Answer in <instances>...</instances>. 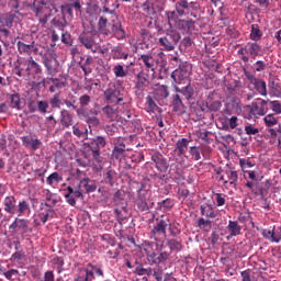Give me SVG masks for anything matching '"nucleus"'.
<instances>
[{
    "mask_svg": "<svg viewBox=\"0 0 281 281\" xmlns=\"http://www.w3.org/2000/svg\"><path fill=\"white\" fill-rule=\"evenodd\" d=\"M143 250L147 256L149 265H164V262L170 260V252L164 251V243L145 241L143 244Z\"/></svg>",
    "mask_w": 281,
    "mask_h": 281,
    "instance_id": "1",
    "label": "nucleus"
},
{
    "mask_svg": "<svg viewBox=\"0 0 281 281\" xmlns=\"http://www.w3.org/2000/svg\"><path fill=\"white\" fill-rule=\"evenodd\" d=\"M33 12L37 16L42 25L47 24L48 19L52 16V12H57L56 7L49 0H35L33 2Z\"/></svg>",
    "mask_w": 281,
    "mask_h": 281,
    "instance_id": "2",
    "label": "nucleus"
},
{
    "mask_svg": "<svg viewBox=\"0 0 281 281\" xmlns=\"http://www.w3.org/2000/svg\"><path fill=\"white\" fill-rule=\"evenodd\" d=\"M86 189V192H95V184H89V178H85L80 181L78 189L74 190V188L68 187L66 189L65 199L68 205L72 207L76 206V199H82V190L80 188Z\"/></svg>",
    "mask_w": 281,
    "mask_h": 281,
    "instance_id": "3",
    "label": "nucleus"
},
{
    "mask_svg": "<svg viewBox=\"0 0 281 281\" xmlns=\"http://www.w3.org/2000/svg\"><path fill=\"white\" fill-rule=\"evenodd\" d=\"M104 97L109 104H117V102H124L122 90L115 86V83H111L109 86V88L104 91Z\"/></svg>",
    "mask_w": 281,
    "mask_h": 281,
    "instance_id": "4",
    "label": "nucleus"
},
{
    "mask_svg": "<svg viewBox=\"0 0 281 281\" xmlns=\"http://www.w3.org/2000/svg\"><path fill=\"white\" fill-rule=\"evenodd\" d=\"M238 54L241 55V60H244V63H248V56L251 58L260 56V45H258V43H248L245 47L238 50Z\"/></svg>",
    "mask_w": 281,
    "mask_h": 281,
    "instance_id": "5",
    "label": "nucleus"
},
{
    "mask_svg": "<svg viewBox=\"0 0 281 281\" xmlns=\"http://www.w3.org/2000/svg\"><path fill=\"white\" fill-rule=\"evenodd\" d=\"M127 150L128 149H126V145L124 144V138L119 137L112 150V156L114 159L123 161L124 159H126V157H128V155L126 154Z\"/></svg>",
    "mask_w": 281,
    "mask_h": 281,
    "instance_id": "6",
    "label": "nucleus"
},
{
    "mask_svg": "<svg viewBox=\"0 0 281 281\" xmlns=\"http://www.w3.org/2000/svg\"><path fill=\"white\" fill-rule=\"evenodd\" d=\"M267 104H269V100L257 99L249 105L251 115H265L269 111Z\"/></svg>",
    "mask_w": 281,
    "mask_h": 281,
    "instance_id": "7",
    "label": "nucleus"
},
{
    "mask_svg": "<svg viewBox=\"0 0 281 281\" xmlns=\"http://www.w3.org/2000/svg\"><path fill=\"white\" fill-rule=\"evenodd\" d=\"M38 47H41V45L36 44V42H32L31 44L18 42V50L23 55L31 56V54H38Z\"/></svg>",
    "mask_w": 281,
    "mask_h": 281,
    "instance_id": "8",
    "label": "nucleus"
},
{
    "mask_svg": "<svg viewBox=\"0 0 281 281\" xmlns=\"http://www.w3.org/2000/svg\"><path fill=\"white\" fill-rule=\"evenodd\" d=\"M23 15L19 11L9 12L0 18V23L3 21L7 27H12L14 21H19Z\"/></svg>",
    "mask_w": 281,
    "mask_h": 281,
    "instance_id": "9",
    "label": "nucleus"
},
{
    "mask_svg": "<svg viewBox=\"0 0 281 281\" xmlns=\"http://www.w3.org/2000/svg\"><path fill=\"white\" fill-rule=\"evenodd\" d=\"M158 43L161 45V47H164L165 52H173L175 45H177V40H175L172 35L167 34V36L160 37Z\"/></svg>",
    "mask_w": 281,
    "mask_h": 281,
    "instance_id": "10",
    "label": "nucleus"
},
{
    "mask_svg": "<svg viewBox=\"0 0 281 281\" xmlns=\"http://www.w3.org/2000/svg\"><path fill=\"white\" fill-rule=\"evenodd\" d=\"M263 238L269 240L270 243H280L281 240V228L276 229H263L262 232Z\"/></svg>",
    "mask_w": 281,
    "mask_h": 281,
    "instance_id": "11",
    "label": "nucleus"
},
{
    "mask_svg": "<svg viewBox=\"0 0 281 281\" xmlns=\"http://www.w3.org/2000/svg\"><path fill=\"white\" fill-rule=\"evenodd\" d=\"M26 72L29 74H34L35 76H38L40 74H43V68H41V65L34 60L33 57H30L26 60Z\"/></svg>",
    "mask_w": 281,
    "mask_h": 281,
    "instance_id": "12",
    "label": "nucleus"
},
{
    "mask_svg": "<svg viewBox=\"0 0 281 281\" xmlns=\"http://www.w3.org/2000/svg\"><path fill=\"white\" fill-rule=\"evenodd\" d=\"M138 60H142L146 71H155V57L150 54L140 55Z\"/></svg>",
    "mask_w": 281,
    "mask_h": 281,
    "instance_id": "13",
    "label": "nucleus"
},
{
    "mask_svg": "<svg viewBox=\"0 0 281 281\" xmlns=\"http://www.w3.org/2000/svg\"><path fill=\"white\" fill-rule=\"evenodd\" d=\"M3 205H4V212H8V214H15V212H16V199H14V196H12V195L7 196L3 200Z\"/></svg>",
    "mask_w": 281,
    "mask_h": 281,
    "instance_id": "14",
    "label": "nucleus"
},
{
    "mask_svg": "<svg viewBox=\"0 0 281 281\" xmlns=\"http://www.w3.org/2000/svg\"><path fill=\"white\" fill-rule=\"evenodd\" d=\"M22 142L26 148H31L32 150H38V148H41V142L38 140V138L23 136Z\"/></svg>",
    "mask_w": 281,
    "mask_h": 281,
    "instance_id": "15",
    "label": "nucleus"
},
{
    "mask_svg": "<svg viewBox=\"0 0 281 281\" xmlns=\"http://www.w3.org/2000/svg\"><path fill=\"white\" fill-rule=\"evenodd\" d=\"M95 147L91 148L92 150V157L94 159H98L100 157V148H104L106 146V139L102 136H98L95 139Z\"/></svg>",
    "mask_w": 281,
    "mask_h": 281,
    "instance_id": "16",
    "label": "nucleus"
},
{
    "mask_svg": "<svg viewBox=\"0 0 281 281\" xmlns=\"http://www.w3.org/2000/svg\"><path fill=\"white\" fill-rule=\"evenodd\" d=\"M151 159L160 172H166V170H168V161H166V158L161 155H154Z\"/></svg>",
    "mask_w": 281,
    "mask_h": 281,
    "instance_id": "17",
    "label": "nucleus"
},
{
    "mask_svg": "<svg viewBox=\"0 0 281 281\" xmlns=\"http://www.w3.org/2000/svg\"><path fill=\"white\" fill-rule=\"evenodd\" d=\"M251 85L260 95H267V82L262 79L251 78Z\"/></svg>",
    "mask_w": 281,
    "mask_h": 281,
    "instance_id": "18",
    "label": "nucleus"
},
{
    "mask_svg": "<svg viewBox=\"0 0 281 281\" xmlns=\"http://www.w3.org/2000/svg\"><path fill=\"white\" fill-rule=\"evenodd\" d=\"M60 123L64 128H69L74 124V117L69 114V111L61 110L60 112Z\"/></svg>",
    "mask_w": 281,
    "mask_h": 281,
    "instance_id": "19",
    "label": "nucleus"
},
{
    "mask_svg": "<svg viewBox=\"0 0 281 281\" xmlns=\"http://www.w3.org/2000/svg\"><path fill=\"white\" fill-rule=\"evenodd\" d=\"M170 225L168 218L160 220L157 225L153 229V234H162V236H166V228Z\"/></svg>",
    "mask_w": 281,
    "mask_h": 281,
    "instance_id": "20",
    "label": "nucleus"
},
{
    "mask_svg": "<svg viewBox=\"0 0 281 281\" xmlns=\"http://www.w3.org/2000/svg\"><path fill=\"white\" fill-rule=\"evenodd\" d=\"M103 113L104 115H106V117H109V120H111L112 122L117 120V117H120V112L117 111V109L112 108L110 105H106L103 108Z\"/></svg>",
    "mask_w": 281,
    "mask_h": 281,
    "instance_id": "21",
    "label": "nucleus"
},
{
    "mask_svg": "<svg viewBox=\"0 0 281 281\" xmlns=\"http://www.w3.org/2000/svg\"><path fill=\"white\" fill-rule=\"evenodd\" d=\"M227 229L231 234V237H234L239 236L243 228L240 227V225H238L236 221H228Z\"/></svg>",
    "mask_w": 281,
    "mask_h": 281,
    "instance_id": "22",
    "label": "nucleus"
},
{
    "mask_svg": "<svg viewBox=\"0 0 281 281\" xmlns=\"http://www.w3.org/2000/svg\"><path fill=\"white\" fill-rule=\"evenodd\" d=\"M225 175L228 180H224V183H229L231 186H236V182L238 181V172L228 169L225 171Z\"/></svg>",
    "mask_w": 281,
    "mask_h": 281,
    "instance_id": "23",
    "label": "nucleus"
},
{
    "mask_svg": "<svg viewBox=\"0 0 281 281\" xmlns=\"http://www.w3.org/2000/svg\"><path fill=\"white\" fill-rule=\"evenodd\" d=\"M192 25H194V21L192 20H178L176 22V27H178V30H183V32H189Z\"/></svg>",
    "mask_w": 281,
    "mask_h": 281,
    "instance_id": "24",
    "label": "nucleus"
},
{
    "mask_svg": "<svg viewBox=\"0 0 281 281\" xmlns=\"http://www.w3.org/2000/svg\"><path fill=\"white\" fill-rule=\"evenodd\" d=\"M113 74L115 78H126L128 70L124 69V66L116 64L113 68Z\"/></svg>",
    "mask_w": 281,
    "mask_h": 281,
    "instance_id": "25",
    "label": "nucleus"
},
{
    "mask_svg": "<svg viewBox=\"0 0 281 281\" xmlns=\"http://www.w3.org/2000/svg\"><path fill=\"white\" fill-rule=\"evenodd\" d=\"M176 10L179 16H183L186 14L184 10H190V4L186 0H181L180 2L176 3Z\"/></svg>",
    "mask_w": 281,
    "mask_h": 281,
    "instance_id": "26",
    "label": "nucleus"
},
{
    "mask_svg": "<svg viewBox=\"0 0 281 281\" xmlns=\"http://www.w3.org/2000/svg\"><path fill=\"white\" fill-rule=\"evenodd\" d=\"M79 41H80L81 45H83V47H86V49H93V46L95 45V42H93V38L88 37L87 35H81L79 37Z\"/></svg>",
    "mask_w": 281,
    "mask_h": 281,
    "instance_id": "27",
    "label": "nucleus"
},
{
    "mask_svg": "<svg viewBox=\"0 0 281 281\" xmlns=\"http://www.w3.org/2000/svg\"><path fill=\"white\" fill-rule=\"evenodd\" d=\"M172 106L176 112L183 111V101L181 100V94H179V92L173 95Z\"/></svg>",
    "mask_w": 281,
    "mask_h": 281,
    "instance_id": "28",
    "label": "nucleus"
},
{
    "mask_svg": "<svg viewBox=\"0 0 281 281\" xmlns=\"http://www.w3.org/2000/svg\"><path fill=\"white\" fill-rule=\"evenodd\" d=\"M60 181H63V176H60L58 172L50 173L46 179V183L48 186H54V183H60Z\"/></svg>",
    "mask_w": 281,
    "mask_h": 281,
    "instance_id": "29",
    "label": "nucleus"
},
{
    "mask_svg": "<svg viewBox=\"0 0 281 281\" xmlns=\"http://www.w3.org/2000/svg\"><path fill=\"white\" fill-rule=\"evenodd\" d=\"M52 212H53L52 210H47V211H44V212L40 213L38 214L40 221L35 220V224L36 225H41V224L45 225L46 221L49 220V216H50Z\"/></svg>",
    "mask_w": 281,
    "mask_h": 281,
    "instance_id": "30",
    "label": "nucleus"
},
{
    "mask_svg": "<svg viewBox=\"0 0 281 281\" xmlns=\"http://www.w3.org/2000/svg\"><path fill=\"white\" fill-rule=\"evenodd\" d=\"M176 92L179 95H183L186 98V100H190L192 98V88L187 86L183 89H179L176 87Z\"/></svg>",
    "mask_w": 281,
    "mask_h": 281,
    "instance_id": "31",
    "label": "nucleus"
},
{
    "mask_svg": "<svg viewBox=\"0 0 281 281\" xmlns=\"http://www.w3.org/2000/svg\"><path fill=\"white\" fill-rule=\"evenodd\" d=\"M179 155H183L188 150V139L181 138L176 143Z\"/></svg>",
    "mask_w": 281,
    "mask_h": 281,
    "instance_id": "32",
    "label": "nucleus"
},
{
    "mask_svg": "<svg viewBox=\"0 0 281 281\" xmlns=\"http://www.w3.org/2000/svg\"><path fill=\"white\" fill-rule=\"evenodd\" d=\"M167 245L171 249V251H181V249L183 248L181 241L177 239H168Z\"/></svg>",
    "mask_w": 281,
    "mask_h": 281,
    "instance_id": "33",
    "label": "nucleus"
},
{
    "mask_svg": "<svg viewBox=\"0 0 281 281\" xmlns=\"http://www.w3.org/2000/svg\"><path fill=\"white\" fill-rule=\"evenodd\" d=\"M250 38L251 41H260V38H262V32H260V29L257 26V24L251 25Z\"/></svg>",
    "mask_w": 281,
    "mask_h": 281,
    "instance_id": "34",
    "label": "nucleus"
},
{
    "mask_svg": "<svg viewBox=\"0 0 281 281\" xmlns=\"http://www.w3.org/2000/svg\"><path fill=\"white\" fill-rule=\"evenodd\" d=\"M263 122L268 127L276 126V124H278V119H276L273 114H268L263 117Z\"/></svg>",
    "mask_w": 281,
    "mask_h": 281,
    "instance_id": "35",
    "label": "nucleus"
},
{
    "mask_svg": "<svg viewBox=\"0 0 281 281\" xmlns=\"http://www.w3.org/2000/svg\"><path fill=\"white\" fill-rule=\"evenodd\" d=\"M30 210V204H27L26 201H22L19 203L18 205V216H23V214H25V212H27Z\"/></svg>",
    "mask_w": 281,
    "mask_h": 281,
    "instance_id": "36",
    "label": "nucleus"
},
{
    "mask_svg": "<svg viewBox=\"0 0 281 281\" xmlns=\"http://www.w3.org/2000/svg\"><path fill=\"white\" fill-rule=\"evenodd\" d=\"M93 269H94V266L91 263H89L86 268V276L83 277L88 278L89 281H93L95 278V273L93 272L94 271Z\"/></svg>",
    "mask_w": 281,
    "mask_h": 281,
    "instance_id": "37",
    "label": "nucleus"
},
{
    "mask_svg": "<svg viewBox=\"0 0 281 281\" xmlns=\"http://www.w3.org/2000/svg\"><path fill=\"white\" fill-rule=\"evenodd\" d=\"M10 99L12 109H21V98L19 94H11Z\"/></svg>",
    "mask_w": 281,
    "mask_h": 281,
    "instance_id": "38",
    "label": "nucleus"
},
{
    "mask_svg": "<svg viewBox=\"0 0 281 281\" xmlns=\"http://www.w3.org/2000/svg\"><path fill=\"white\" fill-rule=\"evenodd\" d=\"M136 78H137L136 87L138 89H142V87H144L146 82H148V79L144 76V72H139Z\"/></svg>",
    "mask_w": 281,
    "mask_h": 281,
    "instance_id": "39",
    "label": "nucleus"
},
{
    "mask_svg": "<svg viewBox=\"0 0 281 281\" xmlns=\"http://www.w3.org/2000/svg\"><path fill=\"white\" fill-rule=\"evenodd\" d=\"M137 207L138 210H140V212H147L148 210V203H146V198H142V193H139V201L137 203Z\"/></svg>",
    "mask_w": 281,
    "mask_h": 281,
    "instance_id": "40",
    "label": "nucleus"
},
{
    "mask_svg": "<svg viewBox=\"0 0 281 281\" xmlns=\"http://www.w3.org/2000/svg\"><path fill=\"white\" fill-rule=\"evenodd\" d=\"M37 109H38L40 113L45 114V113H47V110L49 109V103H47V101H38Z\"/></svg>",
    "mask_w": 281,
    "mask_h": 281,
    "instance_id": "41",
    "label": "nucleus"
},
{
    "mask_svg": "<svg viewBox=\"0 0 281 281\" xmlns=\"http://www.w3.org/2000/svg\"><path fill=\"white\" fill-rule=\"evenodd\" d=\"M21 67H25V60H18L15 66V76H19V78L23 77V69Z\"/></svg>",
    "mask_w": 281,
    "mask_h": 281,
    "instance_id": "42",
    "label": "nucleus"
},
{
    "mask_svg": "<svg viewBox=\"0 0 281 281\" xmlns=\"http://www.w3.org/2000/svg\"><path fill=\"white\" fill-rule=\"evenodd\" d=\"M50 104L53 109H60V94L56 93L52 99H50Z\"/></svg>",
    "mask_w": 281,
    "mask_h": 281,
    "instance_id": "43",
    "label": "nucleus"
},
{
    "mask_svg": "<svg viewBox=\"0 0 281 281\" xmlns=\"http://www.w3.org/2000/svg\"><path fill=\"white\" fill-rule=\"evenodd\" d=\"M18 229H21L22 236H25V229H27V221L18 218Z\"/></svg>",
    "mask_w": 281,
    "mask_h": 281,
    "instance_id": "44",
    "label": "nucleus"
},
{
    "mask_svg": "<svg viewBox=\"0 0 281 281\" xmlns=\"http://www.w3.org/2000/svg\"><path fill=\"white\" fill-rule=\"evenodd\" d=\"M190 154L194 161H199V159H201V151L199 150V147H191Z\"/></svg>",
    "mask_w": 281,
    "mask_h": 281,
    "instance_id": "45",
    "label": "nucleus"
},
{
    "mask_svg": "<svg viewBox=\"0 0 281 281\" xmlns=\"http://www.w3.org/2000/svg\"><path fill=\"white\" fill-rule=\"evenodd\" d=\"M68 5H70V8L72 10H76V12H80V10L82 9V4L80 3V0H71Z\"/></svg>",
    "mask_w": 281,
    "mask_h": 281,
    "instance_id": "46",
    "label": "nucleus"
},
{
    "mask_svg": "<svg viewBox=\"0 0 281 281\" xmlns=\"http://www.w3.org/2000/svg\"><path fill=\"white\" fill-rule=\"evenodd\" d=\"M157 91L160 98H168V95H170V92H168V86H160Z\"/></svg>",
    "mask_w": 281,
    "mask_h": 281,
    "instance_id": "47",
    "label": "nucleus"
},
{
    "mask_svg": "<svg viewBox=\"0 0 281 281\" xmlns=\"http://www.w3.org/2000/svg\"><path fill=\"white\" fill-rule=\"evenodd\" d=\"M232 106L235 111H243V104L240 103V99L233 98L232 99Z\"/></svg>",
    "mask_w": 281,
    "mask_h": 281,
    "instance_id": "48",
    "label": "nucleus"
},
{
    "mask_svg": "<svg viewBox=\"0 0 281 281\" xmlns=\"http://www.w3.org/2000/svg\"><path fill=\"white\" fill-rule=\"evenodd\" d=\"M272 104V111L277 113V115H281V104L280 101H269Z\"/></svg>",
    "mask_w": 281,
    "mask_h": 281,
    "instance_id": "49",
    "label": "nucleus"
},
{
    "mask_svg": "<svg viewBox=\"0 0 281 281\" xmlns=\"http://www.w3.org/2000/svg\"><path fill=\"white\" fill-rule=\"evenodd\" d=\"M246 135H258L259 130L257 127H254L252 125L245 126Z\"/></svg>",
    "mask_w": 281,
    "mask_h": 281,
    "instance_id": "50",
    "label": "nucleus"
},
{
    "mask_svg": "<svg viewBox=\"0 0 281 281\" xmlns=\"http://www.w3.org/2000/svg\"><path fill=\"white\" fill-rule=\"evenodd\" d=\"M137 276H151L153 269H146V268H136Z\"/></svg>",
    "mask_w": 281,
    "mask_h": 281,
    "instance_id": "51",
    "label": "nucleus"
},
{
    "mask_svg": "<svg viewBox=\"0 0 281 281\" xmlns=\"http://www.w3.org/2000/svg\"><path fill=\"white\" fill-rule=\"evenodd\" d=\"M44 66H45L46 69H47V74H48L49 76H52V74H54V68L52 67V59L45 58V59H44Z\"/></svg>",
    "mask_w": 281,
    "mask_h": 281,
    "instance_id": "52",
    "label": "nucleus"
},
{
    "mask_svg": "<svg viewBox=\"0 0 281 281\" xmlns=\"http://www.w3.org/2000/svg\"><path fill=\"white\" fill-rule=\"evenodd\" d=\"M147 109L148 111H155V109H157V104L155 103V101L153 100V97H147Z\"/></svg>",
    "mask_w": 281,
    "mask_h": 281,
    "instance_id": "53",
    "label": "nucleus"
},
{
    "mask_svg": "<svg viewBox=\"0 0 281 281\" xmlns=\"http://www.w3.org/2000/svg\"><path fill=\"white\" fill-rule=\"evenodd\" d=\"M49 80L54 87H57V89H63V87H65V82L60 81L58 78H50Z\"/></svg>",
    "mask_w": 281,
    "mask_h": 281,
    "instance_id": "54",
    "label": "nucleus"
},
{
    "mask_svg": "<svg viewBox=\"0 0 281 281\" xmlns=\"http://www.w3.org/2000/svg\"><path fill=\"white\" fill-rule=\"evenodd\" d=\"M123 212L126 214V206H123L122 210L115 209V214L120 221H124V218H126V215L122 214Z\"/></svg>",
    "mask_w": 281,
    "mask_h": 281,
    "instance_id": "55",
    "label": "nucleus"
},
{
    "mask_svg": "<svg viewBox=\"0 0 281 281\" xmlns=\"http://www.w3.org/2000/svg\"><path fill=\"white\" fill-rule=\"evenodd\" d=\"M16 229H19V218L16 217L14 222L9 226V231L11 234H16Z\"/></svg>",
    "mask_w": 281,
    "mask_h": 281,
    "instance_id": "56",
    "label": "nucleus"
},
{
    "mask_svg": "<svg viewBox=\"0 0 281 281\" xmlns=\"http://www.w3.org/2000/svg\"><path fill=\"white\" fill-rule=\"evenodd\" d=\"M79 102H80L81 106H87L89 104V102H91V98L87 94L81 95L79 99Z\"/></svg>",
    "mask_w": 281,
    "mask_h": 281,
    "instance_id": "57",
    "label": "nucleus"
},
{
    "mask_svg": "<svg viewBox=\"0 0 281 281\" xmlns=\"http://www.w3.org/2000/svg\"><path fill=\"white\" fill-rule=\"evenodd\" d=\"M87 123L89 124V126H98V124H100V121L95 116H90L87 119Z\"/></svg>",
    "mask_w": 281,
    "mask_h": 281,
    "instance_id": "58",
    "label": "nucleus"
},
{
    "mask_svg": "<svg viewBox=\"0 0 281 281\" xmlns=\"http://www.w3.org/2000/svg\"><path fill=\"white\" fill-rule=\"evenodd\" d=\"M176 162L178 164L179 168H188L186 160H183V155H179V157L176 158Z\"/></svg>",
    "mask_w": 281,
    "mask_h": 281,
    "instance_id": "59",
    "label": "nucleus"
},
{
    "mask_svg": "<svg viewBox=\"0 0 281 281\" xmlns=\"http://www.w3.org/2000/svg\"><path fill=\"white\" fill-rule=\"evenodd\" d=\"M16 273H19V270L11 269L4 272L3 276L7 278V280H12V276H16Z\"/></svg>",
    "mask_w": 281,
    "mask_h": 281,
    "instance_id": "60",
    "label": "nucleus"
},
{
    "mask_svg": "<svg viewBox=\"0 0 281 281\" xmlns=\"http://www.w3.org/2000/svg\"><path fill=\"white\" fill-rule=\"evenodd\" d=\"M175 16H176L175 11H169V12H167V19H168V24H169V27H170V29H172V23H171V21H175Z\"/></svg>",
    "mask_w": 281,
    "mask_h": 281,
    "instance_id": "61",
    "label": "nucleus"
},
{
    "mask_svg": "<svg viewBox=\"0 0 281 281\" xmlns=\"http://www.w3.org/2000/svg\"><path fill=\"white\" fill-rule=\"evenodd\" d=\"M216 203H217L218 207L225 205V198L223 196V194H221V193L216 194Z\"/></svg>",
    "mask_w": 281,
    "mask_h": 281,
    "instance_id": "62",
    "label": "nucleus"
},
{
    "mask_svg": "<svg viewBox=\"0 0 281 281\" xmlns=\"http://www.w3.org/2000/svg\"><path fill=\"white\" fill-rule=\"evenodd\" d=\"M228 124L231 128H236V126H238V117L232 116L228 121Z\"/></svg>",
    "mask_w": 281,
    "mask_h": 281,
    "instance_id": "63",
    "label": "nucleus"
},
{
    "mask_svg": "<svg viewBox=\"0 0 281 281\" xmlns=\"http://www.w3.org/2000/svg\"><path fill=\"white\" fill-rule=\"evenodd\" d=\"M44 281H54V272L53 271L45 272Z\"/></svg>",
    "mask_w": 281,
    "mask_h": 281,
    "instance_id": "64",
    "label": "nucleus"
}]
</instances>
